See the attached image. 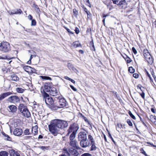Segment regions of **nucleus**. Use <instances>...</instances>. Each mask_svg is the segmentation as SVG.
<instances>
[{"mask_svg": "<svg viewBox=\"0 0 156 156\" xmlns=\"http://www.w3.org/2000/svg\"><path fill=\"white\" fill-rule=\"evenodd\" d=\"M55 123L58 129L59 128H64L68 126L67 122L64 121L59 119H55L53 120Z\"/></svg>", "mask_w": 156, "mask_h": 156, "instance_id": "obj_6", "label": "nucleus"}, {"mask_svg": "<svg viewBox=\"0 0 156 156\" xmlns=\"http://www.w3.org/2000/svg\"><path fill=\"white\" fill-rule=\"evenodd\" d=\"M2 135L5 137H6L5 140H7L11 141L12 138L8 135L5 134L4 132H3L2 133Z\"/></svg>", "mask_w": 156, "mask_h": 156, "instance_id": "obj_29", "label": "nucleus"}, {"mask_svg": "<svg viewBox=\"0 0 156 156\" xmlns=\"http://www.w3.org/2000/svg\"><path fill=\"white\" fill-rule=\"evenodd\" d=\"M68 151L67 150V149L64 148L63 149L62 154L60 155L59 156H68Z\"/></svg>", "mask_w": 156, "mask_h": 156, "instance_id": "obj_26", "label": "nucleus"}, {"mask_svg": "<svg viewBox=\"0 0 156 156\" xmlns=\"http://www.w3.org/2000/svg\"><path fill=\"white\" fill-rule=\"evenodd\" d=\"M33 55H31L30 56V59L27 62V64H31V59L33 58Z\"/></svg>", "mask_w": 156, "mask_h": 156, "instance_id": "obj_50", "label": "nucleus"}, {"mask_svg": "<svg viewBox=\"0 0 156 156\" xmlns=\"http://www.w3.org/2000/svg\"><path fill=\"white\" fill-rule=\"evenodd\" d=\"M73 15L76 18L77 17L78 15V12L76 9H74L73 10Z\"/></svg>", "mask_w": 156, "mask_h": 156, "instance_id": "obj_40", "label": "nucleus"}, {"mask_svg": "<svg viewBox=\"0 0 156 156\" xmlns=\"http://www.w3.org/2000/svg\"><path fill=\"white\" fill-rule=\"evenodd\" d=\"M80 144L82 147L85 148L90 146V142L87 139H86L80 141Z\"/></svg>", "mask_w": 156, "mask_h": 156, "instance_id": "obj_13", "label": "nucleus"}, {"mask_svg": "<svg viewBox=\"0 0 156 156\" xmlns=\"http://www.w3.org/2000/svg\"><path fill=\"white\" fill-rule=\"evenodd\" d=\"M69 81H71L72 83H75V81L69 78Z\"/></svg>", "mask_w": 156, "mask_h": 156, "instance_id": "obj_63", "label": "nucleus"}, {"mask_svg": "<svg viewBox=\"0 0 156 156\" xmlns=\"http://www.w3.org/2000/svg\"><path fill=\"white\" fill-rule=\"evenodd\" d=\"M53 121L48 126L49 131L54 136H56L58 133V128Z\"/></svg>", "mask_w": 156, "mask_h": 156, "instance_id": "obj_2", "label": "nucleus"}, {"mask_svg": "<svg viewBox=\"0 0 156 156\" xmlns=\"http://www.w3.org/2000/svg\"><path fill=\"white\" fill-rule=\"evenodd\" d=\"M117 126L120 129H121L122 127V125L121 124H118Z\"/></svg>", "mask_w": 156, "mask_h": 156, "instance_id": "obj_64", "label": "nucleus"}, {"mask_svg": "<svg viewBox=\"0 0 156 156\" xmlns=\"http://www.w3.org/2000/svg\"><path fill=\"white\" fill-rule=\"evenodd\" d=\"M88 139L89 140V141L90 142V143H93L95 142L94 139L90 135H89L88 136Z\"/></svg>", "mask_w": 156, "mask_h": 156, "instance_id": "obj_38", "label": "nucleus"}, {"mask_svg": "<svg viewBox=\"0 0 156 156\" xmlns=\"http://www.w3.org/2000/svg\"><path fill=\"white\" fill-rule=\"evenodd\" d=\"M49 93L51 95L53 96H56L60 95V92L59 90L53 86L52 87Z\"/></svg>", "mask_w": 156, "mask_h": 156, "instance_id": "obj_12", "label": "nucleus"}, {"mask_svg": "<svg viewBox=\"0 0 156 156\" xmlns=\"http://www.w3.org/2000/svg\"><path fill=\"white\" fill-rule=\"evenodd\" d=\"M11 68L10 67H5L2 69V70L3 72L5 73H8L10 72V71Z\"/></svg>", "mask_w": 156, "mask_h": 156, "instance_id": "obj_37", "label": "nucleus"}, {"mask_svg": "<svg viewBox=\"0 0 156 156\" xmlns=\"http://www.w3.org/2000/svg\"><path fill=\"white\" fill-rule=\"evenodd\" d=\"M41 78L43 80H51V78L49 76H41Z\"/></svg>", "mask_w": 156, "mask_h": 156, "instance_id": "obj_35", "label": "nucleus"}, {"mask_svg": "<svg viewBox=\"0 0 156 156\" xmlns=\"http://www.w3.org/2000/svg\"><path fill=\"white\" fill-rule=\"evenodd\" d=\"M90 145H91L90 151H95L96 150V147L95 145V142L90 143Z\"/></svg>", "mask_w": 156, "mask_h": 156, "instance_id": "obj_28", "label": "nucleus"}, {"mask_svg": "<svg viewBox=\"0 0 156 156\" xmlns=\"http://www.w3.org/2000/svg\"><path fill=\"white\" fill-rule=\"evenodd\" d=\"M133 76L135 78H138L139 77V75L136 73H134L133 74Z\"/></svg>", "mask_w": 156, "mask_h": 156, "instance_id": "obj_58", "label": "nucleus"}, {"mask_svg": "<svg viewBox=\"0 0 156 156\" xmlns=\"http://www.w3.org/2000/svg\"><path fill=\"white\" fill-rule=\"evenodd\" d=\"M145 72H146L147 75L148 77L150 79V81L152 82L153 80H152V78L151 77L150 75L149 74L148 71L146 69H145Z\"/></svg>", "mask_w": 156, "mask_h": 156, "instance_id": "obj_43", "label": "nucleus"}, {"mask_svg": "<svg viewBox=\"0 0 156 156\" xmlns=\"http://www.w3.org/2000/svg\"><path fill=\"white\" fill-rule=\"evenodd\" d=\"M38 128V126L37 125H35V126L32 127L31 129V132L34 136H35L37 134Z\"/></svg>", "mask_w": 156, "mask_h": 156, "instance_id": "obj_22", "label": "nucleus"}, {"mask_svg": "<svg viewBox=\"0 0 156 156\" xmlns=\"http://www.w3.org/2000/svg\"><path fill=\"white\" fill-rule=\"evenodd\" d=\"M7 101L11 103L16 104L19 103L20 99L19 97L17 95H12L9 97L7 100Z\"/></svg>", "mask_w": 156, "mask_h": 156, "instance_id": "obj_10", "label": "nucleus"}, {"mask_svg": "<svg viewBox=\"0 0 156 156\" xmlns=\"http://www.w3.org/2000/svg\"><path fill=\"white\" fill-rule=\"evenodd\" d=\"M140 151H141V152L143 154H144V155L145 154H146V152L143 149H141L140 150Z\"/></svg>", "mask_w": 156, "mask_h": 156, "instance_id": "obj_61", "label": "nucleus"}, {"mask_svg": "<svg viewBox=\"0 0 156 156\" xmlns=\"http://www.w3.org/2000/svg\"><path fill=\"white\" fill-rule=\"evenodd\" d=\"M25 90V89H24L21 87H17L16 89V91L17 93H23L24 91Z\"/></svg>", "mask_w": 156, "mask_h": 156, "instance_id": "obj_27", "label": "nucleus"}, {"mask_svg": "<svg viewBox=\"0 0 156 156\" xmlns=\"http://www.w3.org/2000/svg\"><path fill=\"white\" fill-rule=\"evenodd\" d=\"M32 28H27L25 30V31L28 32H32Z\"/></svg>", "mask_w": 156, "mask_h": 156, "instance_id": "obj_54", "label": "nucleus"}, {"mask_svg": "<svg viewBox=\"0 0 156 156\" xmlns=\"http://www.w3.org/2000/svg\"><path fill=\"white\" fill-rule=\"evenodd\" d=\"M69 69L70 70L73 71L76 74H77V73L78 72V71L72 66L70 65V66H69Z\"/></svg>", "mask_w": 156, "mask_h": 156, "instance_id": "obj_34", "label": "nucleus"}, {"mask_svg": "<svg viewBox=\"0 0 156 156\" xmlns=\"http://www.w3.org/2000/svg\"><path fill=\"white\" fill-rule=\"evenodd\" d=\"M128 114L131 118L134 119H136V117L130 111L128 112Z\"/></svg>", "mask_w": 156, "mask_h": 156, "instance_id": "obj_46", "label": "nucleus"}, {"mask_svg": "<svg viewBox=\"0 0 156 156\" xmlns=\"http://www.w3.org/2000/svg\"><path fill=\"white\" fill-rule=\"evenodd\" d=\"M32 7L34 8V10L36 11V12L37 13L39 14L41 12L40 9L38 5L37 4H36L35 2H34L33 3Z\"/></svg>", "mask_w": 156, "mask_h": 156, "instance_id": "obj_25", "label": "nucleus"}, {"mask_svg": "<svg viewBox=\"0 0 156 156\" xmlns=\"http://www.w3.org/2000/svg\"><path fill=\"white\" fill-rule=\"evenodd\" d=\"M75 147L69 148V156H79V153Z\"/></svg>", "mask_w": 156, "mask_h": 156, "instance_id": "obj_11", "label": "nucleus"}, {"mask_svg": "<svg viewBox=\"0 0 156 156\" xmlns=\"http://www.w3.org/2000/svg\"><path fill=\"white\" fill-rule=\"evenodd\" d=\"M87 15V18H90L91 16V14L90 12L89 11L88 12H87L86 13Z\"/></svg>", "mask_w": 156, "mask_h": 156, "instance_id": "obj_55", "label": "nucleus"}, {"mask_svg": "<svg viewBox=\"0 0 156 156\" xmlns=\"http://www.w3.org/2000/svg\"><path fill=\"white\" fill-rule=\"evenodd\" d=\"M40 148L42 150H44L47 148V147L45 146H42L40 147Z\"/></svg>", "mask_w": 156, "mask_h": 156, "instance_id": "obj_62", "label": "nucleus"}, {"mask_svg": "<svg viewBox=\"0 0 156 156\" xmlns=\"http://www.w3.org/2000/svg\"><path fill=\"white\" fill-rule=\"evenodd\" d=\"M113 3L119 6L121 8L125 9L127 7V3L125 0H112Z\"/></svg>", "mask_w": 156, "mask_h": 156, "instance_id": "obj_7", "label": "nucleus"}, {"mask_svg": "<svg viewBox=\"0 0 156 156\" xmlns=\"http://www.w3.org/2000/svg\"><path fill=\"white\" fill-rule=\"evenodd\" d=\"M132 51L134 54L136 55V54L137 51L134 47H133L132 48Z\"/></svg>", "mask_w": 156, "mask_h": 156, "instance_id": "obj_51", "label": "nucleus"}, {"mask_svg": "<svg viewBox=\"0 0 156 156\" xmlns=\"http://www.w3.org/2000/svg\"><path fill=\"white\" fill-rule=\"evenodd\" d=\"M70 141L69 143V144L70 146L73 147H75L76 148L78 149L76 145L77 142L76 140H70Z\"/></svg>", "mask_w": 156, "mask_h": 156, "instance_id": "obj_23", "label": "nucleus"}, {"mask_svg": "<svg viewBox=\"0 0 156 156\" xmlns=\"http://www.w3.org/2000/svg\"><path fill=\"white\" fill-rule=\"evenodd\" d=\"M125 55V56H123V58L125 59L126 60L127 63H130L132 61V60L129 56H128L126 55Z\"/></svg>", "mask_w": 156, "mask_h": 156, "instance_id": "obj_31", "label": "nucleus"}, {"mask_svg": "<svg viewBox=\"0 0 156 156\" xmlns=\"http://www.w3.org/2000/svg\"><path fill=\"white\" fill-rule=\"evenodd\" d=\"M9 79L12 80L17 81L19 80V78L16 75L12 74L9 76Z\"/></svg>", "mask_w": 156, "mask_h": 156, "instance_id": "obj_20", "label": "nucleus"}, {"mask_svg": "<svg viewBox=\"0 0 156 156\" xmlns=\"http://www.w3.org/2000/svg\"><path fill=\"white\" fill-rule=\"evenodd\" d=\"M87 133L85 132H81L78 135V140L80 141L83 140L87 139Z\"/></svg>", "mask_w": 156, "mask_h": 156, "instance_id": "obj_14", "label": "nucleus"}, {"mask_svg": "<svg viewBox=\"0 0 156 156\" xmlns=\"http://www.w3.org/2000/svg\"><path fill=\"white\" fill-rule=\"evenodd\" d=\"M70 86L71 88L74 91H76L77 90L76 89L71 85H70Z\"/></svg>", "mask_w": 156, "mask_h": 156, "instance_id": "obj_57", "label": "nucleus"}, {"mask_svg": "<svg viewBox=\"0 0 156 156\" xmlns=\"http://www.w3.org/2000/svg\"><path fill=\"white\" fill-rule=\"evenodd\" d=\"M8 108L10 110V112L12 113H15L16 112L17 108L16 106L13 105H11L9 106Z\"/></svg>", "mask_w": 156, "mask_h": 156, "instance_id": "obj_21", "label": "nucleus"}, {"mask_svg": "<svg viewBox=\"0 0 156 156\" xmlns=\"http://www.w3.org/2000/svg\"><path fill=\"white\" fill-rule=\"evenodd\" d=\"M75 33H76V34H78L79 33V29L77 28H76L75 29Z\"/></svg>", "mask_w": 156, "mask_h": 156, "instance_id": "obj_59", "label": "nucleus"}, {"mask_svg": "<svg viewBox=\"0 0 156 156\" xmlns=\"http://www.w3.org/2000/svg\"><path fill=\"white\" fill-rule=\"evenodd\" d=\"M53 86L52 83L50 82L45 83L43 86L41 88V92L42 95L46 92H49Z\"/></svg>", "mask_w": 156, "mask_h": 156, "instance_id": "obj_3", "label": "nucleus"}, {"mask_svg": "<svg viewBox=\"0 0 156 156\" xmlns=\"http://www.w3.org/2000/svg\"><path fill=\"white\" fill-rule=\"evenodd\" d=\"M49 108L52 110L55 111L57 110L58 108H60L59 106H57L55 105L53 103V104H52L49 106H48Z\"/></svg>", "mask_w": 156, "mask_h": 156, "instance_id": "obj_24", "label": "nucleus"}, {"mask_svg": "<svg viewBox=\"0 0 156 156\" xmlns=\"http://www.w3.org/2000/svg\"><path fill=\"white\" fill-rule=\"evenodd\" d=\"M23 133V131L21 129L16 128L13 131L14 134L16 136H20Z\"/></svg>", "mask_w": 156, "mask_h": 156, "instance_id": "obj_17", "label": "nucleus"}, {"mask_svg": "<svg viewBox=\"0 0 156 156\" xmlns=\"http://www.w3.org/2000/svg\"><path fill=\"white\" fill-rule=\"evenodd\" d=\"M67 102L64 98H62L59 99V107L62 108L66 106Z\"/></svg>", "mask_w": 156, "mask_h": 156, "instance_id": "obj_16", "label": "nucleus"}, {"mask_svg": "<svg viewBox=\"0 0 156 156\" xmlns=\"http://www.w3.org/2000/svg\"><path fill=\"white\" fill-rule=\"evenodd\" d=\"M128 71L131 73H133L135 72V69L132 66H130L129 67L128 69Z\"/></svg>", "mask_w": 156, "mask_h": 156, "instance_id": "obj_44", "label": "nucleus"}, {"mask_svg": "<svg viewBox=\"0 0 156 156\" xmlns=\"http://www.w3.org/2000/svg\"><path fill=\"white\" fill-rule=\"evenodd\" d=\"M140 94L143 99H145V93H144V91H142V92L141 93H140Z\"/></svg>", "mask_w": 156, "mask_h": 156, "instance_id": "obj_53", "label": "nucleus"}, {"mask_svg": "<svg viewBox=\"0 0 156 156\" xmlns=\"http://www.w3.org/2000/svg\"><path fill=\"white\" fill-rule=\"evenodd\" d=\"M9 156H20V154L17 151H15L13 149L9 150Z\"/></svg>", "mask_w": 156, "mask_h": 156, "instance_id": "obj_19", "label": "nucleus"}, {"mask_svg": "<svg viewBox=\"0 0 156 156\" xmlns=\"http://www.w3.org/2000/svg\"><path fill=\"white\" fill-rule=\"evenodd\" d=\"M8 153L5 151H0V156H8Z\"/></svg>", "mask_w": 156, "mask_h": 156, "instance_id": "obj_33", "label": "nucleus"}, {"mask_svg": "<svg viewBox=\"0 0 156 156\" xmlns=\"http://www.w3.org/2000/svg\"><path fill=\"white\" fill-rule=\"evenodd\" d=\"M140 120L142 122V123H143V124L145 126H146V125L144 122V119H142L141 117H140Z\"/></svg>", "mask_w": 156, "mask_h": 156, "instance_id": "obj_56", "label": "nucleus"}, {"mask_svg": "<svg viewBox=\"0 0 156 156\" xmlns=\"http://www.w3.org/2000/svg\"><path fill=\"white\" fill-rule=\"evenodd\" d=\"M83 1L84 2H86V4L87 5L89 6L90 7H91V5L89 0H83Z\"/></svg>", "mask_w": 156, "mask_h": 156, "instance_id": "obj_48", "label": "nucleus"}, {"mask_svg": "<svg viewBox=\"0 0 156 156\" xmlns=\"http://www.w3.org/2000/svg\"><path fill=\"white\" fill-rule=\"evenodd\" d=\"M24 133L25 135H29L31 134L30 131V129H26L24 130Z\"/></svg>", "mask_w": 156, "mask_h": 156, "instance_id": "obj_39", "label": "nucleus"}, {"mask_svg": "<svg viewBox=\"0 0 156 156\" xmlns=\"http://www.w3.org/2000/svg\"><path fill=\"white\" fill-rule=\"evenodd\" d=\"M31 67L29 66H25L23 67L24 69L27 72H29V69H31Z\"/></svg>", "mask_w": 156, "mask_h": 156, "instance_id": "obj_42", "label": "nucleus"}, {"mask_svg": "<svg viewBox=\"0 0 156 156\" xmlns=\"http://www.w3.org/2000/svg\"><path fill=\"white\" fill-rule=\"evenodd\" d=\"M37 24V22L35 19H33L31 20V26H35Z\"/></svg>", "mask_w": 156, "mask_h": 156, "instance_id": "obj_45", "label": "nucleus"}, {"mask_svg": "<svg viewBox=\"0 0 156 156\" xmlns=\"http://www.w3.org/2000/svg\"><path fill=\"white\" fill-rule=\"evenodd\" d=\"M0 50L4 52H9L11 50L9 44L6 41L2 42L0 45Z\"/></svg>", "mask_w": 156, "mask_h": 156, "instance_id": "obj_4", "label": "nucleus"}, {"mask_svg": "<svg viewBox=\"0 0 156 156\" xmlns=\"http://www.w3.org/2000/svg\"><path fill=\"white\" fill-rule=\"evenodd\" d=\"M126 122L129 126H133L132 123L130 119H127Z\"/></svg>", "mask_w": 156, "mask_h": 156, "instance_id": "obj_49", "label": "nucleus"}, {"mask_svg": "<svg viewBox=\"0 0 156 156\" xmlns=\"http://www.w3.org/2000/svg\"><path fill=\"white\" fill-rule=\"evenodd\" d=\"M81 156H92V155L89 153H86L83 154Z\"/></svg>", "mask_w": 156, "mask_h": 156, "instance_id": "obj_52", "label": "nucleus"}, {"mask_svg": "<svg viewBox=\"0 0 156 156\" xmlns=\"http://www.w3.org/2000/svg\"><path fill=\"white\" fill-rule=\"evenodd\" d=\"M82 117L83 118V119H84L85 122H87L88 124H89L91 128H92V127L91 126L92 123H91L90 122L88 121L87 118L85 117L83 115Z\"/></svg>", "mask_w": 156, "mask_h": 156, "instance_id": "obj_36", "label": "nucleus"}, {"mask_svg": "<svg viewBox=\"0 0 156 156\" xmlns=\"http://www.w3.org/2000/svg\"><path fill=\"white\" fill-rule=\"evenodd\" d=\"M28 17L30 20H33V17L31 15H29L28 16Z\"/></svg>", "mask_w": 156, "mask_h": 156, "instance_id": "obj_60", "label": "nucleus"}, {"mask_svg": "<svg viewBox=\"0 0 156 156\" xmlns=\"http://www.w3.org/2000/svg\"><path fill=\"white\" fill-rule=\"evenodd\" d=\"M107 131L108 132V134L109 137L111 138V139L112 141H113V142L114 143V144L115 145H116V142L114 140L113 138H112V136H111V135L110 133V132L107 129Z\"/></svg>", "mask_w": 156, "mask_h": 156, "instance_id": "obj_41", "label": "nucleus"}, {"mask_svg": "<svg viewBox=\"0 0 156 156\" xmlns=\"http://www.w3.org/2000/svg\"><path fill=\"white\" fill-rule=\"evenodd\" d=\"M13 94L11 92H8L2 93L0 95V101H1L5 98Z\"/></svg>", "mask_w": 156, "mask_h": 156, "instance_id": "obj_15", "label": "nucleus"}, {"mask_svg": "<svg viewBox=\"0 0 156 156\" xmlns=\"http://www.w3.org/2000/svg\"><path fill=\"white\" fill-rule=\"evenodd\" d=\"M143 55L148 63L150 64H152L153 63V59L147 49H144Z\"/></svg>", "mask_w": 156, "mask_h": 156, "instance_id": "obj_5", "label": "nucleus"}, {"mask_svg": "<svg viewBox=\"0 0 156 156\" xmlns=\"http://www.w3.org/2000/svg\"><path fill=\"white\" fill-rule=\"evenodd\" d=\"M72 133L69 136L70 140H75V138L76 137V135L77 133L74 132H71Z\"/></svg>", "mask_w": 156, "mask_h": 156, "instance_id": "obj_30", "label": "nucleus"}, {"mask_svg": "<svg viewBox=\"0 0 156 156\" xmlns=\"http://www.w3.org/2000/svg\"><path fill=\"white\" fill-rule=\"evenodd\" d=\"M16 10V12H12V11H8L7 12L10 15L17 14H21L23 13L22 11L20 9H17Z\"/></svg>", "mask_w": 156, "mask_h": 156, "instance_id": "obj_18", "label": "nucleus"}, {"mask_svg": "<svg viewBox=\"0 0 156 156\" xmlns=\"http://www.w3.org/2000/svg\"><path fill=\"white\" fill-rule=\"evenodd\" d=\"M43 98L45 99L46 104L48 106L52 104H53L54 101L53 98L47 93H45L44 94L42 95Z\"/></svg>", "mask_w": 156, "mask_h": 156, "instance_id": "obj_8", "label": "nucleus"}, {"mask_svg": "<svg viewBox=\"0 0 156 156\" xmlns=\"http://www.w3.org/2000/svg\"><path fill=\"white\" fill-rule=\"evenodd\" d=\"M18 110L22 114V115L27 118L30 117L31 116L30 113L27 107L23 104H20L18 106Z\"/></svg>", "mask_w": 156, "mask_h": 156, "instance_id": "obj_1", "label": "nucleus"}, {"mask_svg": "<svg viewBox=\"0 0 156 156\" xmlns=\"http://www.w3.org/2000/svg\"><path fill=\"white\" fill-rule=\"evenodd\" d=\"M72 45L74 46L75 48H76L78 47H81L82 46L80 43L78 44V43L77 41H75L73 42Z\"/></svg>", "mask_w": 156, "mask_h": 156, "instance_id": "obj_32", "label": "nucleus"}, {"mask_svg": "<svg viewBox=\"0 0 156 156\" xmlns=\"http://www.w3.org/2000/svg\"><path fill=\"white\" fill-rule=\"evenodd\" d=\"M79 128V126L76 123L74 122L70 124L69 127V134L71 132L77 133Z\"/></svg>", "mask_w": 156, "mask_h": 156, "instance_id": "obj_9", "label": "nucleus"}, {"mask_svg": "<svg viewBox=\"0 0 156 156\" xmlns=\"http://www.w3.org/2000/svg\"><path fill=\"white\" fill-rule=\"evenodd\" d=\"M137 87L138 88H139L142 91H144V87L141 86V84H138L137 86Z\"/></svg>", "mask_w": 156, "mask_h": 156, "instance_id": "obj_47", "label": "nucleus"}]
</instances>
